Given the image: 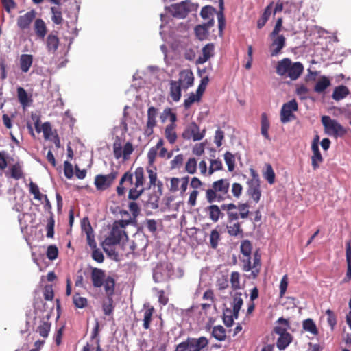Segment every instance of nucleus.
Segmentation results:
<instances>
[{
  "label": "nucleus",
  "instance_id": "obj_17",
  "mask_svg": "<svg viewBox=\"0 0 351 351\" xmlns=\"http://www.w3.org/2000/svg\"><path fill=\"white\" fill-rule=\"evenodd\" d=\"M215 24L214 19H210L207 23L202 25H198L195 28V33L197 38L200 40H204L208 36V29Z\"/></svg>",
  "mask_w": 351,
  "mask_h": 351
},
{
  "label": "nucleus",
  "instance_id": "obj_41",
  "mask_svg": "<svg viewBox=\"0 0 351 351\" xmlns=\"http://www.w3.org/2000/svg\"><path fill=\"white\" fill-rule=\"evenodd\" d=\"M158 114V109L156 107L151 106L148 108L147 112V123L149 124H152L154 125H156L157 121L156 117Z\"/></svg>",
  "mask_w": 351,
  "mask_h": 351
},
{
  "label": "nucleus",
  "instance_id": "obj_37",
  "mask_svg": "<svg viewBox=\"0 0 351 351\" xmlns=\"http://www.w3.org/2000/svg\"><path fill=\"white\" fill-rule=\"evenodd\" d=\"M214 49L213 44H207L202 49V56L198 59V62L203 64L208 60V59L213 56L212 53Z\"/></svg>",
  "mask_w": 351,
  "mask_h": 351
},
{
  "label": "nucleus",
  "instance_id": "obj_14",
  "mask_svg": "<svg viewBox=\"0 0 351 351\" xmlns=\"http://www.w3.org/2000/svg\"><path fill=\"white\" fill-rule=\"evenodd\" d=\"M272 43L270 45V55L271 56H276L278 55L282 49L285 46L286 39L283 35H278L274 37H271Z\"/></svg>",
  "mask_w": 351,
  "mask_h": 351
},
{
  "label": "nucleus",
  "instance_id": "obj_3",
  "mask_svg": "<svg viewBox=\"0 0 351 351\" xmlns=\"http://www.w3.org/2000/svg\"><path fill=\"white\" fill-rule=\"evenodd\" d=\"M304 71V66L300 62H292L291 59L285 58L277 62L276 73L283 77H288L292 81L298 80Z\"/></svg>",
  "mask_w": 351,
  "mask_h": 351
},
{
  "label": "nucleus",
  "instance_id": "obj_12",
  "mask_svg": "<svg viewBox=\"0 0 351 351\" xmlns=\"http://www.w3.org/2000/svg\"><path fill=\"white\" fill-rule=\"evenodd\" d=\"M123 236H126L125 231L117 226H113L109 236L105 239L104 244L109 246L117 245Z\"/></svg>",
  "mask_w": 351,
  "mask_h": 351
},
{
  "label": "nucleus",
  "instance_id": "obj_21",
  "mask_svg": "<svg viewBox=\"0 0 351 351\" xmlns=\"http://www.w3.org/2000/svg\"><path fill=\"white\" fill-rule=\"evenodd\" d=\"M182 87L176 80H171L169 82V95L173 101H180L182 96Z\"/></svg>",
  "mask_w": 351,
  "mask_h": 351
},
{
  "label": "nucleus",
  "instance_id": "obj_52",
  "mask_svg": "<svg viewBox=\"0 0 351 351\" xmlns=\"http://www.w3.org/2000/svg\"><path fill=\"white\" fill-rule=\"evenodd\" d=\"M224 160L228 166V170L230 172L234 171L235 167V157L230 152H226L224 154Z\"/></svg>",
  "mask_w": 351,
  "mask_h": 351
},
{
  "label": "nucleus",
  "instance_id": "obj_2",
  "mask_svg": "<svg viewBox=\"0 0 351 351\" xmlns=\"http://www.w3.org/2000/svg\"><path fill=\"white\" fill-rule=\"evenodd\" d=\"M241 252L243 255L241 259L242 269L244 271H250L251 273L247 276L249 279H256L260 274L261 268V254L258 250L254 253L253 264L251 263V254L252 250V244L249 240H243L241 241Z\"/></svg>",
  "mask_w": 351,
  "mask_h": 351
},
{
  "label": "nucleus",
  "instance_id": "obj_25",
  "mask_svg": "<svg viewBox=\"0 0 351 351\" xmlns=\"http://www.w3.org/2000/svg\"><path fill=\"white\" fill-rule=\"evenodd\" d=\"M147 171L148 173V178H149V187L148 189H150L151 187H154L156 186H158V189L160 191L161 188L162 187V183L160 181L157 182V172H156V168L152 167L147 168Z\"/></svg>",
  "mask_w": 351,
  "mask_h": 351
},
{
  "label": "nucleus",
  "instance_id": "obj_39",
  "mask_svg": "<svg viewBox=\"0 0 351 351\" xmlns=\"http://www.w3.org/2000/svg\"><path fill=\"white\" fill-rule=\"evenodd\" d=\"M231 288L234 290H239L242 289V286L241 285V275L238 271H232L230 274V279Z\"/></svg>",
  "mask_w": 351,
  "mask_h": 351
},
{
  "label": "nucleus",
  "instance_id": "obj_16",
  "mask_svg": "<svg viewBox=\"0 0 351 351\" xmlns=\"http://www.w3.org/2000/svg\"><path fill=\"white\" fill-rule=\"evenodd\" d=\"M106 278L104 270L97 267L91 268L90 278L94 287L100 288L102 287Z\"/></svg>",
  "mask_w": 351,
  "mask_h": 351
},
{
  "label": "nucleus",
  "instance_id": "obj_22",
  "mask_svg": "<svg viewBox=\"0 0 351 351\" xmlns=\"http://www.w3.org/2000/svg\"><path fill=\"white\" fill-rule=\"evenodd\" d=\"M311 150L313 152V156H311V165L313 169L316 170L319 168V164L323 162V158L319 152V145H317L316 143H312Z\"/></svg>",
  "mask_w": 351,
  "mask_h": 351
},
{
  "label": "nucleus",
  "instance_id": "obj_53",
  "mask_svg": "<svg viewBox=\"0 0 351 351\" xmlns=\"http://www.w3.org/2000/svg\"><path fill=\"white\" fill-rule=\"evenodd\" d=\"M228 233L231 236H237L243 232L241 228V224L239 222H235L227 226Z\"/></svg>",
  "mask_w": 351,
  "mask_h": 351
},
{
  "label": "nucleus",
  "instance_id": "obj_57",
  "mask_svg": "<svg viewBox=\"0 0 351 351\" xmlns=\"http://www.w3.org/2000/svg\"><path fill=\"white\" fill-rule=\"evenodd\" d=\"M184 162V155L180 154L176 155L170 162V168L171 169H180Z\"/></svg>",
  "mask_w": 351,
  "mask_h": 351
},
{
  "label": "nucleus",
  "instance_id": "obj_1",
  "mask_svg": "<svg viewBox=\"0 0 351 351\" xmlns=\"http://www.w3.org/2000/svg\"><path fill=\"white\" fill-rule=\"evenodd\" d=\"M134 176L135 182L128 193V199L136 200L139 198L145 191V175L144 169L141 167H138L135 169L134 173L130 171L125 172L119 180V186L117 187V193L119 196H123L125 193V188L123 186L124 183H128L129 185L133 184V177Z\"/></svg>",
  "mask_w": 351,
  "mask_h": 351
},
{
  "label": "nucleus",
  "instance_id": "obj_18",
  "mask_svg": "<svg viewBox=\"0 0 351 351\" xmlns=\"http://www.w3.org/2000/svg\"><path fill=\"white\" fill-rule=\"evenodd\" d=\"M35 17L36 12L34 10H31L23 15L19 16L17 19L18 27L22 30L28 29Z\"/></svg>",
  "mask_w": 351,
  "mask_h": 351
},
{
  "label": "nucleus",
  "instance_id": "obj_59",
  "mask_svg": "<svg viewBox=\"0 0 351 351\" xmlns=\"http://www.w3.org/2000/svg\"><path fill=\"white\" fill-rule=\"evenodd\" d=\"M55 219L53 217H49L46 226L47 237L52 239L54 237Z\"/></svg>",
  "mask_w": 351,
  "mask_h": 351
},
{
  "label": "nucleus",
  "instance_id": "obj_61",
  "mask_svg": "<svg viewBox=\"0 0 351 351\" xmlns=\"http://www.w3.org/2000/svg\"><path fill=\"white\" fill-rule=\"evenodd\" d=\"M29 192L34 195L35 199L41 200L45 195L40 193L38 186L36 184L31 182L29 184Z\"/></svg>",
  "mask_w": 351,
  "mask_h": 351
},
{
  "label": "nucleus",
  "instance_id": "obj_54",
  "mask_svg": "<svg viewBox=\"0 0 351 351\" xmlns=\"http://www.w3.org/2000/svg\"><path fill=\"white\" fill-rule=\"evenodd\" d=\"M210 245L213 249H216L218 246L219 242L221 240L219 232L214 229L211 231L210 234Z\"/></svg>",
  "mask_w": 351,
  "mask_h": 351
},
{
  "label": "nucleus",
  "instance_id": "obj_34",
  "mask_svg": "<svg viewBox=\"0 0 351 351\" xmlns=\"http://www.w3.org/2000/svg\"><path fill=\"white\" fill-rule=\"evenodd\" d=\"M263 176L269 184H273L275 182V173L271 164H265V170L263 171Z\"/></svg>",
  "mask_w": 351,
  "mask_h": 351
},
{
  "label": "nucleus",
  "instance_id": "obj_51",
  "mask_svg": "<svg viewBox=\"0 0 351 351\" xmlns=\"http://www.w3.org/2000/svg\"><path fill=\"white\" fill-rule=\"evenodd\" d=\"M10 174L11 177L15 180H19L23 178L22 168L19 162L15 163L10 167Z\"/></svg>",
  "mask_w": 351,
  "mask_h": 351
},
{
  "label": "nucleus",
  "instance_id": "obj_24",
  "mask_svg": "<svg viewBox=\"0 0 351 351\" xmlns=\"http://www.w3.org/2000/svg\"><path fill=\"white\" fill-rule=\"evenodd\" d=\"M60 40L56 34H49L46 39V46L49 53H55L59 47Z\"/></svg>",
  "mask_w": 351,
  "mask_h": 351
},
{
  "label": "nucleus",
  "instance_id": "obj_42",
  "mask_svg": "<svg viewBox=\"0 0 351 351\" xmlns=\"http://www.w3.org/2000/svg\"><path fill=\"white\" fill-rule=\"evenodd\" d=\"M330 85V80L326 77H322L316 83L314 90L317 93H322Z\"/></svg>",
  "mask_w": 351,
  "mask_h": 351
},
{
  "label": "nucleus",
  "instance_id": "obj_13",
  "mask_svg": "<svg viewBox=\"0 0 351 351\" xmlns=\"http://www.w3.org/2000/svg\"><path fill=\"white\" fill-rule=\"evenodd\" d=\"M176 82L180 84L184 90H186L192 86L194 83V75L192 71L190 69L181 71L179 73L178 80H176Z\"/></svg>",
  "mask_w": 351,
  "mask_h": 351
},
{
  "label": "nucleus",
  "instance_id": "obj_36",
  "mask_svg": "<svg viewBox=\"0 0 351 351\" xmlns=\"http://www.w3.org/2000/svg\"><path fill=\"white\" fill-rule=\"evenodd\" d=\"M17 97L20 104L23 107L29 106V102L32 101L26 90L23 87L17 88Z\"/></svg>",
  "mask_w": 351,
  "mask_h": 351
},
{
  "label": "nucleus",
  "instance_id": "obj_15",
  "mask_svg": "<svg viewBox=\"0 0 351 351\" xmlns=\"http://www.w3.org/2000/svg\"><path fill=\"white\" fill-rule=\"evenodd\" d=\"M155 312L154 308L149 304H145L140 313L143 314V327L145 330L150 328L153 315Z\"/></svg>",
  "mask_w": 351,
  "mask_h": 351
},
{
  "label": "nucleus",
  "instance_id": "obj_62",
  "mask_svg": "<svg viewBox=\"0 0 351 351\" xmlns=\"http://www.w3.org/2000/svg\"><path fill=\"white\" fill-rule=\"evenodd\" d=\"M237 210H238L241 218L245 219L248 217L249 213H250L249 210H248V208H249L248 204H247V203L239 204L238 206H237Z\"/></svg>",
  "mask_w": 351,
  "mask_h": 351
},
{
  "label": "nucleus",
  "instance_id": "obj_5",
  "mask_svg": "<svg viewBox=\"0 0 351 351\" xmlns=\"http://www.w3.org/2000/svg\"><path fill=\"white\" fill-rule=\"evenodd\" d=\"M198 4L188 1H182L178 3L171 4L166 10L172 16L177 19H184L189 12L197 10Z\"/></svg>",
  "mask_w": 351,
  "mask_h": 351
},
{
  "label": "nucleus",
  "instance_id": "obj_6",
  "mask_svg": "<svg viewBox=\"0 0 351 351\" xmlns=\"http://www.w3.org/2000/svg\"><path fill=\"white\" fill-rule=\"evenodd\" d=\"M322 123L325 133L335 138L342 137L348 132L347 128L342 126L337 120L332 119L329 116H322Z\"/></svg>",
  "mask_w": 351,
  "mask_h": 351
},
{
  "label": "nucleus",
  "instance_id": "obj_35",
  "mask_svg": "<svg viewBox=\"0 0 351 351\" xmlns=\"http://www.w3.org/2000/svg\"><path fill=\"white\" fill-rule=\"evenodd\" d=\"M292 336L291 334H285L284 335L279 336L276 346L280 350H285L291 342Z\"/></svg>",
  "mask_w": 351,
  "mask_h": 351
},
{
  "label": "nucleus",
  "instance_id": "obj_40",
  "mask_svg": "<svg viewBox=\"0 0 351 351\" xmlns=\"http://www.w3.org/2000/svg\"><path fill=\"white\" fill-rule=\"evenodd\" d=\"M191 341L194 343V351H201L208 346L209 341L205 337H200L199 338H191Z\"/></svg>",
  "mask_w": 351,
  "mask_h": 351
},
{
  "label": "nucleus",
  "instance_id": "obj_27",
  "mask_svg": "<svg viewBox=\"0 0 351 351\" xmlns=\"http://www.w3.org/2000/svg\"><path fill=\"white\" fill-rule=\"evenodd\" d=\"M104 287L106 297H112L114 294L115 280L113 277L108 276L104 280L103 285Z\"/></svg>",
  "mask_w": 351,
  "mask_h": 351
},
{
  "label": "nucleus",
  "instance_id": "obj_46",
  "mask_svg": "<svg viewBox=\"0 0 351 351\" xmlns=\"http://www.w3.org/2000/svg\"><path fill=\"white\" fill-rule=\"evenodd\" d=\"M51 328V323L47 321L41 322L40 324L38 326L37 331L39 332V335L46 338L48 337L49 331Z\"/></svg>",
  "mask_w": 351,
  "mask_h": 351
},
{
  "label": "nucleus",
  "instance_id": "obj_9",
  "mask_svg": "<svg viewBox=\"0 0 351 351\" xmlns=\"http://www.w3.org/2000/svg\"><path fill=\"white\" fill-rule=\"evenodd\" d=\"M298 108V103L295 99L284 104L280 110L281 122L286 123L295 119V115L293 112L297 111Z\"/></svg>",
  "mask_w": 351,
  "mask_h": 351
},
{
  "label": "nucleus",
  "instance_id": "obj_63",
  "mask_svg": "<svg viewBox=\"0 0 351 351\" xmlns=\"http://www.w3.org/2000/svg\"><path fill=\"white\" fill-rule=\"evenodd\" d=\"M58 255V249L54 245H51L47 247V256L49 260H55Z\"/></svg>",
  "mask_w": 351,
  "mask_h": 351
},
{
  "label": "nucleus",
  "instance_id": "obj_55",
  "mask_svg": "<svg viewBox=\"0 0 351 351\" xmlns=\"http://www.w3.org/2000/svg\"><path fill=\"white\" fill-rule=\"evenodd\" d=\"M222 169L223 164L221 160L219 158L210 160V164L208 168V175L211 176L215 171L221 170Z\"/></svg>",
  "mask_w": 351,
  "mask_h": 351
},
{
  "label": "nucleus",
  "instance_id": "obj_10",
  "mask_svg": "<svg viewBox=\"0 0 351 351\" xmlns=\"http://www.w3.org/2000/svg\"><path fill=\"white\" fill-rule=\"evenodd\" d=\"M182 136L184 139H193L194 141L202 140L204 136V132H200L199 126L195 122L189 123L182 132Z\"/></svg>",
  "mask_w": 351,
  "mask_h": 351
},
{
  "label": "nucleus",
  "instance_id": "obj_56",
  "mask_svg": "<svg viewBox=\"0 0 351 351\" xmlns=\"http://www.w3.org/2000/svg\"><path fill=\"white\" fill-rule=\"evenodd\" d=\"M215 9L212 6H204L202 8L200 12V16L204 19H213V14L215 12Z\"/></svg>",
  "mask_w": 351,
  "mask_h": 351
},
{
  "label": "nucleus",
  "instance_id": "obj_43",
  "mask_svg": "<svg viewBox=\"0 0 351 351\" xmlns=\"http://www.w3.org/2000/svg\"><path fill=\"white\" fill-rule=\"evenodd\" d=\"M234 319H235L234 309L226 308L223 311V321L227 327L232 326Z\"/></svg>",
  "mask_w": 351,
  "mask_h": 351
},
{
  "label": "nucleus",
  "instance_id": "obj_58",
  "mask_svg": "<svg viewBox=\"0 0 351 351\" xmlns=\"http://www.w3.org/2000/svg\"><path fill=\"white\" fill-rule=\"evenodd\" d=\"M185 170L190 174H194L197 170V160L195 158H190L185 165Z\"/></svg>",
  "mask_w": 351,
  "mask_h": 351
},
{
  "label": "nucleus",
  "instance_id": "obj_28",
  "mask_svg": "<svg viewBox=\"0 0 351 351\" xmlns=\"http://www.w3.org/2000/svg\"><path fill=\"white\" fill-rule=\"evenodd\" d=\"M19 61L21 70L23 73H27L32 65L33 56L31 54H22Z\"/></svg>",
  "mask_w": 351,
  "mask_h": 351
},
{
  "label": "nucleus",
  "instance_id": "obj_49",
  "mask_svg": "<svg viewBox=\"0 0 351 351\" xmlns=\"http://www.w3.org/2000/svg\"><path fill=\"white\" fill-rule=\"evenodd\" d=\"M202 97V96H201L197 93L195 94L194 93H191L188 98H186L184 101V108L186 109H189L195 102L199 101L201 100Z\"/></svg>",
  "mask_w": 351,
  "mask_h": 351
},
{
  "label": "nucleus",
  "instance_id": "obj_33",
  "mask_svg": "<svg viewBox=\"0 0 351 351\" xmlns=\"http://www.w3.org/2000/svg\"><path fill=\"white\" fill-rule=\"evenodd\" d=\"M277 322L280 324V326H276L274 330V332L280 335H284L285 334H289L287 332V329L289 327V321L283 317H280Z\"/></svg>",
  "mask_w": 351,
  "mask_h": 351
},
{
  "label": "nucleus",
  "instance_id": "obj_30",
  "mask_svg": "<svg viewBox=\"0 0 351 351\" xmlns=\"http://www.w3.org/2000/svg\"><path fill=\"white\" fill-rule=\"evenodd\" d=\"M241 292H235L233 295L232 309L234 311L235 319L238 318L239 311L243 304Z\"/></svg>",
  "mask_w": 351,
  "mask_h": 351
},
{
  "label": "nucleus",
  "instance_id": "obj_64",
  "mask_svg": "<svg viewBox=\"0 0 351 351\" xmlns=\"http://www.w3.org/2000/svg\"><path fill=\"white\" fill-rule=\"evenodd\" d=\"M42 132H43L45 139H49L52 136V128L49 122H45L42 125Z\"/></svg>",
  "mask_w": 351,
  "mask_h": 351
},
{
  "label": "nucleus",
  "instance_id": "obj_4",
  "mask_svg": "<svg viewBox=\"0 0 351 351\" xmlns=\"http://www.w3.org/2000/svg\"><path fill=\"white\" fill-rule=\"evenodd\" d=\"M230 182L228 179H219L211 184L210 188L206 191V199L212 204L215 202H223L230 197L228 194Z\"/></svg>",
  "mask_w": 351,
  "mask_h": 351
},
{
  "label": "nucleus",
  "instance_id": "obj_26",
  "mask_svg": "<svg viewBox=\"0 0 351 351\" xmlns=\"http://www.w3.org/2000/svg\"><path fill=\"white\" fill-rule=\"evenodd\" d=\"M346 256L347 262V271L343 281L349 282L351 280V240L346 242Z\"/></svg>",
  "mask_w": 351,
  "mask_h": 351
},
{
  "label": "nucleus",
  "instance_id": "obj_38",
  "mask_svg": "<svg viewBox=\"0 0 351 351\" xmlns=\"http://www.w3.org/2000/svg\"><path fill=\"white\" fill-rule=\"evenodd\" d=\"M212 336L218 341H223L226 339L225 328L221 326H215L213 328Z\"/></svg>",
  "mask_w": 351,
  "mask_h": 351
},
{
  "label": "nucleus",
  "instance_id": "obj_45",
  "mask_svg": "<svg viewBox=\"0 0 351 351\" xmlns=\"http://www.w3.org/2000/svg\"><path fill=\"white\" fill-rule=\"evenodd\" d=\"M303 329L311 332L313 335H317L318 330L315 322L311 319H307L303 321Z\"/></svg>",
  "mask_w": 351,
  "mask_h": 351
},
{
  "label": "nucleus",
  "instance_id": "obj_32",
  "mask_svg": "<svg viewBox=\"0 0 351 351\" xmlns=\"http://www.w3.org/2000/svg\"><path fill=\"white\" fill-rule=\"evenodd\" d=\"M270 127V123L266 113L263 112L261 114V134L267 140H270V137L269 135V129Z\"/></svg>",
  "mask_w": 351,
  "mask_h": 351
},
{
  "label": "nucleus",
  "instance_id": "obj_48",
  "mask_svg": "<svg viewBox=\"0 0 351 351\" xmlns=\"http://www.w3.org/2000/svg\"><path fill=\"white\" fill-rule=\"evenodd\" d=\"M106 300L103 302L102 309L106 315H110L114 308L112 297H106Z\"/></svg>",
  "mask_w": 351,
  "mask_h": 351
},
{
  "label": "nucleus",
  "instance_id": "obj_19",
  "mask_svg": "<svg viewBox=\"0 0 351 351\" xmlns=\"http://www.w3.org/2000/svg\"><path fill=\"white\" fill-rule=\"evenodd\" d=\"M221 208L222 209V210L226 211L228 216V221L229 223H231L234 221L239 219L240 215L238 210H237V205H235L234 204H223L221 205Z\"/></svg>",
  "mask_w": 351,
  "mask_h": 351
},
{
  "label": "nucleus",
  "instance_id": "obj_50",
  "mask_svg": "<svg viewBox=\"0 0 351 351\" xmlns=\"http://www.w3.org/2000/svg\"><path fill=\"white\" fill-rule=\"evenodd\" d=\"M73 302L76 308H83L88 304L86 298L80 296L79 293H75L73 296Z\"/></svg>",
  "mask_w": 351,
  "mask_h": 351
},
{
  "label": "nucleus",
  "instance_id": "obj_7",
  "mask_svg": "<svg viewBox=\"0 0 351 351\" xmlns=\"http://www.w3.org/2000/svg\"><path fill=\"white\" fill-rule=\"evenodd\" d=\"M251 178L247 182V194L256 202H259L261 197V180L258 173L253 168L250 169Z\"/></svg>",
  "mask_w": 351,
  "mask_h": 351
},
{
  "label": "nucleus",
  "instance_id": "obj_20",
  "mask_svg": "<svg viewBox=\"0 0 351 351\" xmlns=\"http://www.w3.org/2000/svg\"><path fill=\"white\" fill-rule=\"evenodd\" d=\"M221 206L216 204H211L206 208V212L208 214L210 220L214 223L219 221L220 217H223V213L221 212Z\"/></svg>",
  "mask_w": 351,
  "mask_h": 351
},
{
  "label": "nucleus",
  "instance_id": "obj_23",
  "mask_svg": "<svg viewBox=\"0 0 351 351\" xmlns=\"http://www.w3.org/2000/svg\"><path fill=\"white\" fill-rule=\"evenodd\" d=\"M34 29L36 36L41 40H44L47 29L45 21L42 19H36L35 20Z\"/></svg>",
  "mask_w": 351,
  "mask_h": 351
},
{
  "label": "nucleus",
  "instance_id": "obj_31",
  "mask_svg": "<svg viewBox=\"0 0 351 351\" xmlns=\"http://www.w3.org/2000/svg\"><path fill=\"white\" fill-rule=\"evenodd\" d=\"M349 93L348 87L341 85L335 88L332 97L333 99L339 101L345 98Z\"/></svg>",
  "mask_w": 351,
  "mask_h": 351
},
{
  "label": "nucleus",
  "instance_id": "obj_8",
  "mask_svg": "<svg viewBox=\"0 0 351 351\" xmlns=\"http://www.w3.org/2000/svg\"><path fill=\"white\" fill-rule=\"evenodd\" d=\"M118 176V172L113 171L108 175H97L95 178L94 184L98 191H104L113 184Z\"/></svg>",
  "mask_w": 351,
  "mask_h": 351
},
{
  "label": "nucleus",
  "instance_id": "obj_47",
  "mask_svg": "<svg viewBox=\"0 0 351 351\" xmlns=\"http://www.w3.org/2000/svg\"><path fill=\"white\" fill-rule=\"evenodd\" d=\"M52 14L51 20L56 25H61L63 22L62 14L60 8L56 7L51 8Z\"/></svg>",
  "mask_w": 351,
  "mask_h": 351
},
{
  "label": "nucleus",
  "instance_id": "obj_44",
  "mask_svg": "<svg viewBox=\"0 0 351 351\" xmlns=\"http://www.w3.org/2000/svg\"><path fill=\"white\" fill-rule=\"evenodd\" d=\"M193 341H191V337H188L185 341L177 345L176 349L178 351H194L195 349Z\"/></svg>",
  "mask_w": 351,
  "mask_h": 351
},
{
  "label": "nucleus",
  "instance_id": "obj_11",
  "mask_svg": "<svg viewBox=\"0 0 351 351\" xmlns=\"http://www.w3.org/2000/svg\"><path fill=\"white\" fill-rule=\"evenodd\" d=\"M189 180V176L182 177L181 178H171L169 191L172 193H176L180 190V194L183 195L187 189Z\"/></svg>",
  "mask_w": 351,
  "mask_h": 351
},
{
  "label": "nucleus",
  "instance_id": "obj_60",
  "mask_svg": "<svg viewBox=\"0 0 351 351\" xmlns=\"http://www.w3.org/2000/svg\"><path fill=\"white\" fill-rule=\"evenodd\" d=\"M216 286L220 291L227 289L229 286L228 276L223 275L220 278H218L216 282Z\"/></svg>",
  "mask_w": 351,
  "mask_h": 351
},
{
  "label": "nucleus",
  "instance_id": "obj_29",
  "mask_svg": "<svg viewBox=\"0 0 351 351\" xmlns=\"http://www.w3.org/2000/svg\"><path fill=\"white\" fill-rule=\"evenodd\" d=\"M176 126L172 125H166L164 131L165 138L170 144H174L178 138V135L176 131Z\"/></svg>",
  "mask_w": 351,
  "mask_h": 351
}]
</instances>
